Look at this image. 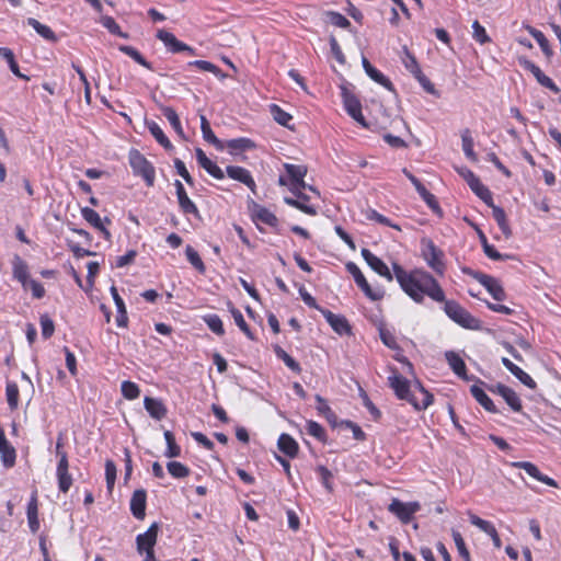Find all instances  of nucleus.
I'll list each match as a JSON object with an SVG mask.
<instances>
[{
    "instance_id": "6e6d98bb",
    "label": "nucleus",
    "mask_w": 561,
    "mask_h": 561,
    "mask_svg": "<svg viewBox=\"0 0 561 561\" xmlns=\"http://www.w3.org/2000/svg\"><path fill=\"white\" fill-rule=\"evenodd\" d=\"M167 469H168L169 473L173 478H176V479L185 478L190 474V469L185 465H183L179 461L168 462Z\"/></svg>"
},
{
    "instance_id": "6e6552de",
    "label": "nucleus",
    "mask_w": 561,
    "mask_h": 561,
    "mask_svg": "<svg viewBox=\"0 0 561 561\" xmlns=\"http://www.w3.org/2000/svg\"><path fill=\"white\" fill-rule=\"evenodd\" d=\"M59 458L57 468H56V477L58 482V489L62 493H67L72 485V477L69 473V460L68 455L57 456Z\"/></svg>"
},
{
    "instance_id": "7ed1b4c3",
    "label": "nucleus",
    "mask_w": 561,
    "mask_h": 561,
    "mask_svg": "<svg viewBox=\"0 0 561 561\" xmlns=\"http://www.w3.org/2000/svg\"><path fill=\"white\" fill-rule=\"evenodd\" d=\"M128 159L134 174L141 176L147 186H153L156 179V170L153 164L148 161L146 157L137 149H131L129 151Z\"/></svg>"
},
{
    "instance_id": "c85d7f7f",
    "label": "nucleus",
    "mask_w": 561,
    "mask_h": 561,
    "mask_svg": "<svg viewBox=\"0 0 561 561\" xmlns=\"http://www.w3.org/2000/svg\"><path fill=\"white\" fill-rule=\"evenodd\" d=\"M253 219L272 228L278 225V219L274 213L259 204H255L253 207Z\"/></svg>"
},
{
    "instance_id": "dca6fc26",
    "label": "nucleus",
    "mask_w": 561,
    "mask_h": 561,
    "mask_svg": "<svg viewBox=\"0 0 561 561\" xmlns=\"http://www.w3.org/2000/svg\"><path fill=\"white\" fill-rule=\"evenodd\" d=\"M467 183L471 191L485 204H491L493 199L491 191L482 184L480 179L476 176V174L471 171H468V175L466 176Z\"/></svg>"
},
{
    "instance_id": "8fccbe9b",
    "label": "nucleus",
    "mask_w": 561,
    "mask_h": 561,
    "mask_svg": "<svg viewBox=\"0 0 561 561\" xmlns=\"http://www.w3.org/2000/svg\"><path fill=\"white\" fill-rule=\"evenodd\" d=\"M366 75L377 82L378 84L385 87L389 91H393V84L392 82L378 69H376L374 66L369 69H367Z\"/></svg>"
},
{
    "instance_id": "603ef678",
    "label": "nucleus",
    "mask_w": 561,
    "mask_h": 561,
    "mask_svg": "<svg viewBox=\"0 0 561 561\" xmlns=\"http://www.w3.org/2000/svg\"><path fill=\"white\" fill-rule=\"evenodd\" d=\"M0 56L7 60L10 70L20 78H26L20 72L19 65L15 61L13 51L8 47H0Z\"/></svg>"
},
{
    "instance_id": "bf43d9fd",
    "label": "nucleus",
    "mask_w": 561,
    "mask_h": 561,
    "mask_svg": "<svg viewBox=\"0 0 561 561\" xmlns=\"http://www.w3.org/2000/svg\"><path fill=\"white\" fill-rule=\"evenodd\" d=\"M316 472L318 473L320 480H321V483L322 485L329 491V492H332L333 491V485H332V479H333V474L332 472L324 466H318L316 468Z\"/></svg>"
},
{
    "instance_id": "6ab92c4d",
    "label": "nucleus",
    "mask_w": 561,
    "mask_h": 561,
    "mask_svg": "<svg viewBox=\"0 0 561 561\" xmlns=\"http://www.w3.org/2000/svg\"><path fill=\"white\" fill-rule=\"evenodd\" d=\"M196 159L198 164L216 180L225 179V172L211 161L201 148H196Z\"/></svg>"
},
{
    "instance_id": "2f4dec72",
    "label": "nucleus",
    "mask_w": 561,
    "mask_h": 561,
    "mask_svg": "<svg viewBox=\"0 0 561 561\" xmlns=\"http://www.w3.org/2000/svg\"><path fill=\"white\" fill-rule=\"evenodd\" d=\"M470 393L488 412H497L495 404L480 386L472 385L470 388Z\"/></svg>"
},
{
    "instance_id": "9b49d317",
    "label": "nucleus",
    "mask_w": 561,
    "mask_h": 561,
    "mask_svg": "<svg viewBox=\"0 0 561 561\" xmlns=\"http://www.w3.org/2000/svg\"><path fill=\"white\" fill-rule=\"evenodd\" d=\"M360 254L373 271H375L378 275L387 278L388 280H392L393 275L381 259L376 256L370 250L366 248L362 249Z\"/></svg>"
},
{
    "instance_id": "a19ab883",
    "label": "nucleus",
    "mask_w": 561,
    "mask_h": 561,
    "mask_svg": "<svg viewBox=\"0 0 561 561\" xmlns=\"http://www.w3.org/2000/svg\"><path fill=\"white\" fill-rule=\"evenodd\" d=\"M0 455L2 465L5 468H12L15 465L16 451L10 443L0 446Z\"/></svg>"
},
{
    "instance_id": "412c9836",
    "label": "nucleus",
    "mask_w": 561,
    "mask_h": 561,
    "mask_svg": "<svg viewBox=\"0 0 561 561\" xmlns=\"http://www.w3.org/2000/svg\"><path fill=\"white\" fill-rule=\"evenodd\" d=\"M147 494L144 489L136 490L130 499V512L137 519H144L146 515Z\"/></svg>"
},
{
    "instance_id": "9d476101",
    "label": "nucleus",
    "mask_w": 561,
    "mask_h": 561,
    "mask_svg": "<svg viewBox=\"0 0 561 561\" xmlns=\"http://www.w3.org/2000/svg\"><path fill=\"white\" fill-rule=\"evenodd\" d=\"M320 313L324 317L327 322L340 335H350L352 333V328L347 321V319L342 314H335L332 311L323 308Z\"/></svg>"
},
{
    "instance_id": "58836bf2",
    "label": "nucleus",
    "mask_w": 561,
    "mask_h": 561,
    "mask_svg": "<svg viewBox=\"0 0 561 561\" xmlns=\"http://www.w3.org/2000/svg\"><path fill=\"white\" fill-rule=\"evenodd\" d=\"M473 146H474V142H473V138L471 136V131L469 129H465L461 133L462 151H463L465 156L467 157V159L474 162V161H477V154L473 150Z\"/></svg>"
},
{
    "instance_id": "393cba45",
    "label": "nucleus",
    "mask_w": 561,
    "mask_h": 561,
    "mask_svg": "<svg viewBox=\"0 0 561 561\" xmlns=\"http://www.w3.org/2000/svg\"><path fill=\"white\" fill-rule=\"evenodd\" d=\"M157 38L160 39L170 53H182L184 43L179 41L174 34L165 30H158Z\"/></svg>"
},
{
    "instance_id": "ddd939ff",
    "label": "nucleus",
    "mask_w": 561,
    "mask_h": 561,
    "mask_svg": "<svg viewBox=\"0 0 561 561\" xmlns=\"http://www.w3.org/2000/svg\"><path fill=\"white\" fill-rule=\"evenodd\" d=\"M226 173L230 179L244 184L254 194L256 193L255 181H254L251 172L249 170H247L245 168L239 167V165H228L226 169Z\"/></svg>"
},
{
    "instance_id": "bb28decb",
    "label": "nucleus",
    "mask_w": 561,
    "mask_h": 561,
    "mask_svg": "<svg viewBox=\"0 0 561 561\" xmlns=\"http://www.w3.org/2000/svg\"><path fill=\"white\" fill-rule=\"evenodd\" d=\"M110 291L117 309L116 324L118 327L125 328L127 327L128 322L125 302L123 298L119 296L118 290L114 285L110 288Z\"/></svg>"
},
{
    "instance_id": "0eeeda50",
    "label": "nucleus",
    "mask_w": 561,
    "mask_h": 561,
    "mask_svg": "<svg viewBox=\"0 0 561 561\" xmlns=\"http://www.w3.org/2000/svg\"><path fill=\"white\" fill-rule=\"evenodd\" d=\"M421 510L419 502H402L393 499L388 506V511L397 516L402 524H409L416 512Z\"/></svg>"
},
{
    "instance_id": "c03bdc74",
    "label": "nucleus",
    "mask_w": 561,
    "mask_h": 561,
    "mask_svg": "<svg viewBox=\"0 0 561 561\" xmlns=\"http://www.w3.org/2000/svg\"><path fill=\"white\" fill-rule=\"evenodd\" d=\"M364 215H365V218L367 220L376 221V222H378L380 225L388 226V227H391V228L397 229V230H401L400 226H398L396 224H392L389 218H387L386 216L379 214L377 210H375L373 208L366 209L364 211Z\"/></svg>"
},
{
    "instance_id": "cd10ccee",
    "label": "nucleus",
    "mask_w": 561,
    "mask_h": 561,
    "mask_svg": "<svg viewBox=\"0 0 561 561\" xmlns=\"http://www.w3.org/2000/svg\"><path fill=\"white\" fill-rule=\"evenodd\" d=\"M277 446L278 449L289 458H295L298 455L299 445L289 434H280Z\"/></svg>"
},
{
    "instance_id": "f704fd0d",
    "label": "nucleus",
    "mask_w": 561,
    "mask_h": 561,
    "mask_svg": "<svg viewBox=\"0 0 561 561\" xmlns=\"http://www.w3.org/2000/svg\"><path fill=\"white\" fill-rule=\"evenodd\" d=\"M161 112L163 114V116L169 121L170 125L172 126V128L175 130V133L181 137V138H184L185 135H184V130L182 128V125H181V122H180V118H179V115L178 113L175 112L174 108L170 107V106H162L161 107Z\"/></svg>"
},
{
    "instance_id": "f257e3e1",
    "label": "nucleus",
    "mask_w": 561,
    "mask_h": 561,
    "mask_svg": "<svg viewBox=\"0 0 561 561\" xmlns=\"http://www.w3.org/2000/svg\"><path fill=\"white\" fill-rule=\"evenodd\" d=\"M393 275L402 290L416 304H422L424 295L437 302H444L446 316L458 325L468 330H479L481 321L474 318L456 300H446L445 293L438 282L421 270L407 272L401 265L393 263Z\"/></svg>"
},
{
    "instance_id": "09e8293b",
    "label": "nucleus",
    "mask_w": 561,
    "mask_h": 561,
    "mask_svg": "<svg viewBox=\"0 0 561 561\" xmlns=\"http://www.w3.org/2000/svg\"><path fill=\"white\" fill-rule=\"evenodd\" d=\"M164 439H165V443H167V450H165L164 455L167 457H169V458L179 457L181 455V448L175 443V438H174L173 433L170 432V431H165L164 432Z\"/></svg>"
},
{
    "instance_id": "052dcab7",
    "label": "nucleus",
    "mask_w": 561,
    "mask_h": 561,
    "mask_svg": "<svg viewBox=\"0 0 561 561\" xmlns=\"http://www.w3.org/2000/svg\"><path fill=\"white\" fill-rule=\"evenodd\" d=\"M502 398L505 400V402L510 405V408L513 411H522V401L518 394L512 388H508V390L505 392V394L502 396Z\"/></svg>"
},
{
    "instance_id": "20e7f679",
    "label": "nucleus",
    "mask_w": 561,
    "mask_h": 561,
    "mask_svg": "<svg viewBox=\"0 0 561 561\" xmlns=\"http://www.w3.org/2000/svg\"><path fill=\"white\" fill-rule=\"evenodd\" d=\"M421 251L427 265L438 275H443L445 272L443 251L439 250L431 239L426 238L421 240Z\"/></svg>"
},
{
    "instance_id": "13d9d810",
    "label": "nucleus",
    "mask_w": 561,
    "mask_h": 561,
    "mask_svg": "<svg viewBox=\"0 0 561 561\" xmlns=\"http://www.w3.org/2000/svg\"><path fill=\"white\" fill-rule=\"evenodd\" d=\"M187 67H196L202 71H208L215 76H221V70L215 64L207 60H194L187 64Z\"/></svg>"
},
{
    "instance_id": "a211bd4d",
    "label": "nucleus",
    "mask_w": 561,
    "mask_h": 561,
    "mask_svg": "<svg viewBox=\"0 0 561 561\" xmlns=\"http://www.w3.org/2000/svg\"><path fill=\"white\" fill-rule=\"evenodd\" d=\"M512 466L515 467V468H519V469H523L527 472V474H529L530 477H533L534 479L549 485V486H558L557 484V481L553 480L552 478L546 476V474H542L539 469L537 468V466H535L533 462H529V461H515V462H512Z\"/></svg>"
},
{
    "instance_id": "423d86ee",
    "label": "nucleus",
    "mask_w": 561,
    "mask_h": 561,
    "mask_svg": "<svg viewBox=\"0 0 561 561\" xmlns=\"http://www.w3.org/2000/svg\"><path fill=\"white\" fill-rule=\"evenodd\" d=\"M347 272L354 277L356 285L364 291V294L371 300L377 301L383 298L385 291L382 288L373 289L368 282L366 280L364 274L359 270V267L353 263L348 262L346 264Z\"/></svg>"
},
{
    "instance_id": "79ce46f5",
    "label": "nucleus",
    "mask_w": 561,
    "mask_h": 561,
    "mask_svg": "<svg viewBox=\"0 0 561 561\" xmlns=\"http://www.w3.org/2000/svg\"><path fill=\"white\" fill-rule=\"evenodd\" d=\"M19 387L14 381H8L5 385V398L9 408L13 411L19 407Z\"/></svg>"
},
{
    "instance_id": "a878e982",
    "label": "nucleus",
    "mask_w": 561,
    "mask_h": 561,
    "mask_svg": "<svg viewBox=\"0 0 561 561\" xmlns=\"http://www.w3.org/2000/svg\"><path fill=\"white\" fill-rule=\"evenodd\" d=\"M225 148L229 150L231 154H238L239 152H243L247 150H252L256 147L255 142L247 137H240L227 140L224 144Z\"/></svg>"
},
{
    "instance_id": "b1692460",
    "label": "nucleus",
    "mask_w": 561,
    "mask_h": 561,
    "mask_svg": "<svg viewBox=\"0 0 561 561\" xmlns=\"http://www.w3.org/2000/svg\"><path fill=\"white\" fill-rule=\"evenodd\" d=\"M492 209V216L494 220L496 221L499 228L501 229L502 233L505 236V238H510L512 236V229L510 227V224L506 218V214L504 209L497 205L494 204L493 199L491 201V204H486Z\"/></svg>"
},
{
    "instance_id": "4c0bfd02",
    "label": "nucleus",
    "mask_w": 561,
    "mask_h": 561,
    "mask_svg": "<svg viewBox=\"0 0 561 561\" xmlns=\"http://www.w3.org/2000/svg\"><path fill=\"white\" fill-rule=\"evenodd\" d=\"M148 129L150 134L154 137V139L165 149L172 150L173 145L169 140V138L164 135L161 127L156 122L147 123Z\"/></svg>"
},
{
    "instance_id": "0e129e2a",
    "label": "nucleus",
    "mask_w": 561,
    "mask_h": 561,
    "mask_svg": "<svg viewBox=\"0 0 561 561\" xmlns=\"http://www.w3.org/2000/svg\"><path fill=\"white\" fill-rule=\"evenodd\" d=\"M472 37L480 44H485L491 41L485 28L477 20L472 23Z\"/></svg>"
},
{
    "instance_id": "49530a36",
    "label": "nucleus",
    "mask_w": 561,
    "mask_h": 561,
    "mask_svg": "<svg viewBox=\"0 0 561 561\" xmlns=\"http://www.w3.org/2000/svg\"><path fill=\"white\" fill-rule=\"evenodd\" d=\"M270 112L273 118L282 126L289 127V122L293 119V116L285 112L282 107L276 104L270 105Z\"/></svg>"
},
{
    "instance_id": "c756f323",
    "label": "nucleus",
    "mask_w": 561,
    "mask_h": 561,
    "mask_svg": "<svg viewBox=\"0 0 561 561\" xmlns=\"http://www.w3.org/2000/svg\"><path fill=\"white\" fill-rule=\"evenodd\" d=\"M27 523L30 530L35 534L39 529V519H38V504H37V495L34 492L31 496V500L27 504L26 510Z\"/></svg>"
},
{
    "instance_id": "1a4fd4ad",
    "label": "nucleus",
    "mask_w": 561,
    "mask_h": 561,
    "mask_svg": "<svg viewBox=\"0 0 561 561\" xmlns=\"http://www.w3.org/2000/svg\"><path fill=\"white\" fill-rule=\"evenodd\" d=\"M158 531L159 525L153 523L145 533L136 537L137 551L139 554H144L145 551L153 550L157 543Z\"/></svg>"
},
{
    "instance_id": "aec40b11",
    "label": "nucleus",
    "mask_w": 561,
    "mask_h": 561,
    "mask_svg": "<svg viewBox=\"0 0 561 561\" xmlns=\"http://www.w3.org/2000/svg\"><path fill=\"white\" fill-rule=\"evenodd\" d=\"M445 358L451 368V370L463 380H472L473 376L467 375V368L463 359L454 351H447L445 353Z\"/></svg>"
},
{
    "instance_id": "680f3d73",
    "label": "nucleus",
    "mask_w": 561,
    "mask_h": 561,
    "mask_svg": "<svg viewBox=\"0 0 561 561\" xmlns=\"http://www.w3.org/2000/svg\"><path fill=\"white\" fill-rule=\"evenodd\" d=\"M307 433L320 442H325L327 435L324 428L316 421H308Z\"/></svg>"
},
{
    "instance_id": "69168bd1",
    "label": "nucleus",
    "mask_w": 561,
    "mask_h": 561,
    "mask_svg": "<svg viewBox=\"0 0 561 561\" xmlns=\"http://www.w3.org/2000/svg\"><path fill=\"white\" fill-rule=\"evenodd\" d=\"M41 329H42V336L44 339H49L55 331V324L54 321L49 318L47 314H42L39 319Z\"/></svg>"
},
{
    "instance_id": "37998d69",
    "label": "nucleus",
    "mask_w": 561,
    "mask_h": 561,
    "mask_svg": "<svg viewBox=\"0 0 561 561\" xmlns=\"http://www.w3.org/2000/svg\"><path fill=\"white\" fill-rule=\"evenodd\" d=\"M402 64L404 65L405 69L415 77L419 75L422 70L419 66V62L416 61V58L409 51L407 47L403 48V54L401 56Z\"/></svg>"
},
{
    "instance_id": "e433bc0d",
    "label": "nucleus",
    "mask_w": 561,
    "mask_h": 561,
    "mask_svg": "<svg viewBox=\"0 0 561 561\" xmlns=\"http://www.w3.org/2000/svg\"><path fill=\"white\" fill-rule=\"evenodd\" d=\"M344 107L350 116H355V114H359V110L362 108V104L359 100L350 93L346 89H343L342 92Z\"/></svg>"
},
{
    "instance_id": "4d7b16f0",
    "label": "nucleus",
    "mask_w": 561,
    "mask_h": 561,
    "mask_svg": "<svg viewBox=\"0 0 561 561\" xmlns=\"http://www.w3.org/2000/svg\"><path fill=\"white\" fill-rule=\"evenodd\" d=\"M453 539L457 547L459 556L463 559V561H471L469 550L466 547L465 540L461 534L455 529L451 531Z\"/></svg>"
},
{
    "instance_id": "39448f33",
    "label": "nucleus",
    "mask_w": 561,
    "mask_h": 561,
    "mask_svg": "<svg viewBox=\"0 0 561 561\" xmlns=\"http://www.w3.org/2000/svg\"><path fill=\"white\" fill-rule=\"evenodd\" d=\"M463 272L471 275L479 284H481L495 300L502 301L505 299V291L502 285L493 276L481 272H473L470 268H463Z\"/></svg>"
},
{
    "instance_id": "473e14b6",
    "label": "nucleus",
    "mask_w": 561,
    "mask_h": 561,
    "mask_svg": "<svg viewBox=\"0 0 561 561\" xmlns=\"http://www.w3.org/2000/svg\"><path fill=\"white\" fill-rule=\"evenodd\" d=\"M201 130L205 141L211 144L218 150L225 149L224 142L216 137V135L210 128L208 119L204 115L201 116Z\"/></svg>"
},
{
    "instance_id": "a18cd8bd",
    "label": "nucleus",
    "mask_w": 561,
    "mask_h": 561,
    "mask_svg": "<svg viewBox=\"0 0 561 561\" xmlns=\"http://www.w3.org/2000/svg\"><path fill=\"white\" fill-rule=\"evenodd\" d=\"M185 255L187 261L196 268L201 274L206 272V266L202 261L198 252L191 245H186Z\"/></svg>"
},
{
    "instance_id": "2eb2a0df",
    "label": "nucleus",
    "mask_w": 561,
    "mask_h": 561,
    "mask_svg": "<svg viewBox=\"0 0 561 561\" xmlns=\"http://www.w3.org/2000/svg\"><path fill=\"white\" fill-rule=\"evenodd\" d=\"M284 168L291 181V192H296V188H305L307 186L304 181V178L307 174V168L305 165L285 163Z\"/></svg>"
},
{
    "instance_id": "5701e85b",
    "label": "nucleus",
    "mask_w": 561,
    "mask_h": 561,
    "mask_svg": "<svg viewBox=\"0 0 561 561\" xmlns=\"http://www.w3.org/2000/svg\"><path fill=\"white\" fill-rule=\"evenodd\" d=\"M144 405L149 415L154 420H162L167 415V407L160 399L146 397L144 400Z\"/></svg>"
},
{
    "instance_id": "f3484780",
    "label": "nucleus",
    "mask_w": 561,
    "mask_h": 561,
    "mask_svg": "<svg viewBox=\"0 0 561 561\" xmlns=\"http://www.w3.org/2000/svg\"><path fill=\"white\" fill-rule=\"evenodd\" d=\"M468 515H469V520L472 525H474L480 530H482L483 533L488 534L491 537L495 548L502 547L501 538H500L495 527L490 522L480 518L479 516L472 514L471 512H469Z\"/></svg>"
},
{
    "instance_id": "864d4df0",
    "label": "nucleus",
    "mask_w": 561,
    "mask_h": 561,
    "mask_svg": "<svg viewBox=\"0 0 561 561\" xmlns=\"http://www.w3.org/2000/svg\"><path fill=\"white\" fill-rule=\"evenodd\" d=\"M121 391L123 397L127 400H135L140 394V389L138 385L129 380H125L122 382Z\"/></svg>"
},
{
    "instance_id": "7c9ffc66",
    "label": "nucleus",
    "mask_w": 561,
    "mask_h": 561,
    "mask_svg": "<svg viewBox=\"0 0 561 561\" xmlns=\"http://www.w3.org/2000/svg\"><path fill=\"white\" fill-rule=\"evenodd\" d=\"M293 193L296 195L297 198L295 199L291 197H285L284 202L287 205L295 207L307 215L314 216L317 214V209L313 206L302 205V203L299 201V199H308V196L301 192V188H296V192H293Z\"/></svg>"
},
{
    "instance_id": "ea45409f",
    "label": "nucleus",
    "mask_w": 561,
    "mask_h": 561,
    "mask_svg": "<svg viewBox=\"0 0 561 561\" xmlns=\"http://www.w3.org/2000/svg\"><path fill=\"white\" fill-rule=\"evenodd\" d=\"M526 28L529 32V34L536 39V42L540 46L542 53L547 57H551L553 51L550 48L549 42L546 38L545 34L541 31H539V30H537V28H535V27H533L530 25H527Z\"/></svg>"
},
{
    "instance_id": "774afa93",
    "label": "nucleus",
    "mask_w": 561,
    "mask_h": 561,
    "mask_svg": "<svg viewBox=\"0 0 561 561\" xmlns=\"http://www.w3.org/2000/svg\"><path fill=\"white\" fill-rule=\"evenodd\" d=\"M102 25L108 30L112 34L119 35L122 37H127L125 33H122L119 25L116 23V21L112 16H103L101 19Z\"/></svg>"
},
{
    "instance_id": "3c124183",
    "label": "nucleus",
    "mask_w": 561,
    "mask_h": 561,
    "mask_svg": "<svg viewBox=\"0 0 561 561\" xmlns=\"http://www.w3.org/2000/svg\"><path fill=\"white\" fill-rule=\"evenodd\" d=\"M230 312H231V316L237 324V327L250 339V340H254V336L248 325V323L245 322L242 313L240 310H238L237 308H234L233 306L230 307Z\"/></svg>"
},
{
    "instance_id": "e2e57ef3",
    "label": "nucleus",
    "mask_w": 561,
    "mask_h": 561,
    "mask_svg": "<svg viewBox=\"0 0 561 561\" xmlns=\"http://www.w3.org/2000/svg\"><path fill=\"white\" fill-rule=\"evenodd\" d=\"M328 22L341 28H346L351 25L350 21L341 13L335 11L325 12Z\"/></svg>"
},
{
    "instance_id": "de8ad7c7",
    "label": "nucleus",
    "mask_w": 561,
    "mask_h": 561,
    "mask_svg": "<svg viewBox=\"0 0 561 561\" xmlns=\"http://www.w3.org/2000/svg\"><path fill=\"white\" fill-rule=\"evenodd\" d=\"M118 49L125 55L129 56L131 59H134L137 64L141 65L142 67L147 69H152L150 62H148L135 47L128 45H121Z\"/></svg>"
},
{
    "instance_id": "c9c22d12",
    "label": "nucleus",
    "mask_w": 561,
    "mask_h": 561,
    "mask_svg": "<svg viewBox=\"0 0 561 561\" xmlns=\"http://www.w3.org/2000/svg\"><path fill=\"white\" fill-rule=\"evenodd\" d=\"M26 23L30 26H32L36 31V33L38 35H41L43 38H45V39H47L49 42H56L57 41V36L54 33V31L49 26L38 22L36 19L28 18Z\"/></svg>"
},
{
    "instance_id": "4468645a",
    "label": "nucleus",
    "mask_w": 561,
    "mask_h": 561,
    "mask_svg": "<svg viewBox=\"0 0 561 561\" xmlns=\"http://www.w3.org/2000/svg\"><path fill=\"white\" fill-rule=\"evenodd\" d=\"M12 274L13 278L21 283L24 290L28 289V282L31 279L27 263L18 254L12 259Z\"/></svg>"
},
{
    "instance_id": "f03ea898",
    "label": "nucleus",
    "mask_w": 561,
    "mask_h": 561,
    "mask_svg": "<svg viewBox=\"0 0 561 561\" xmlns=\"http://www.w3.org/2000/svg\"><path fill=\"white\" fill-rule=\"evenodd\" d=\"M388 385L400 400L408 401L417 411L425 410L433 403V394L420 381L411 385L407 378L394 373L388 377Z\"/></svg>"
},
{
    "instance_id": "f8f14e48",
    "label": "nucleus",
    "mask_w": 561,
    "mask_h": 561,
    "mask_svg": "<svg viewBox=\"0 0 561 561\" xmlns=\"http://www.w3.org/2000/svg\"><path fill=\"white\" fill-rule=\"evenodd\" d=\"M174 186H175V193H176L178 203H179V207H180L181 211L185 215H194V216L198 217L199 216L198 208L195 205V203L192 202L191 198L188 197L182 182L179 180H175Z\"/></svg>"
},
{
    "instance_id": "5fc2aeb1",
    "label": "nucleus",
    "mask_w": 561,
    "mask_h": 561,
    "mask_svg": "<svg viewBox=\"0 0 561 561\" xmlns=\"http://www.w3.org/2000/svg\"><path fill=\"white\" fill-rule=\"evenodd\" d=\"M204 321L211 332L221 336L225 334L222 321L217 314H207L204 317Z\"/></svg>"
},
{
    "instance_id": "338daca9",
    "label": "nucleus",
    "mask_w": 561,
    "mask_h": 561,
    "mask_svg": "<svg viewBox=\"0 0 561 561\" xmlns=\"http://www.w3.org/2000/svg\"><path fill=\"white\" fill-rule=\"evenodd\" d=\"M381 342L391 350H400L396 336L387 329H379Z\"/></svg>"
},
{
    "instance_id": "72a5a7b5",
    "label": "nucleus",
    "mask_w": 561,
    "mask_h": 561,
    "mask_svg": "<svg viewBox=\"0 0 561 561\" xmlns=\"http://www.w3.org/2000/svg\"><path fill=\"white\" fill-rule=\"evenodd\" d=\"M276 357L284 362V364L294 373L300 374L301 367L300 364L294 359L285 350H283L279 345H274L273 347Z\"/></svg>"
},
{
    "instance_id": "4be33fe9",
    "label": "nucleus",
    "mask_w": 561,
    "mask_h": 561,
    "mask_svg": "<svg viewBox=\"0 0 561 561\" xmlns=\"http://www.w3.org/2000/svg\"><path fill=\"white\" fill-rule=\"evenodd\" d=\"M81 215L85 221H88L93 228L98 229L104 237V239H111V232L103 225V220L100 215L92 208L83 207Z\"/></svg>"
}]
</instances>
